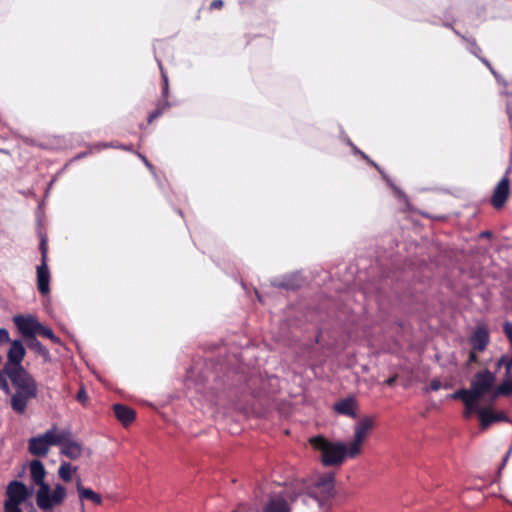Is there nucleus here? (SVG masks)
I'll return each instance as SVG.
<instances>
[{
  "label": "nucleus",
  "mask_w": 512,
  "mask_h": 512,
  "mask_svg": "<svg viewBox=\"0 0 512 512\" xmlns=\"http://www.w3.org/2000/svg\"><path fill=\"white\" fill-rule=\"evenodd\" d=\"M335 494V476L331 472L325 473L313 481L297 482L292 488L272 496L265 505L264 512H290V503H301L309 508L317 507L328 511Z\"/></svg>",
  "instance_id": "obj_1"
},
{
  "label": "nucleus",
  "mask_w": 512,
  "mask_h": 512,
  "mask_svg": "<svg viewBox=\"0 0 512 512\" xmlns=\"http://www.w3.org/2000/svg\"><path fill=\"white\" fill-rule=\"evenodd\" d=\"M11 391L10 406L17 414L25 413L31 400L38 396V384L28 370L8 371Z\"/></svg>",
  "instance_id": "obj_2"
},
{
  "label": "nucleus",
  "mask_w": 512,
  "mask_h": 512,
  "mask_svg": "<svg viewBox=\"0 0 512 512\" xmlns=\"http://www.w3.org/2000/svg\"><path fill=\"white\" fill-rule=\"evenodd\" d=\"M310 442L321 452V461L326 467L339 466L348 456V449L342 442H331L322 436L314 437Z\"/></svg>",
  "instance_id": "obj_3"
},
{
  "label": "nucleus",
  "mask_w": 512,
  "mask_h": 512,
  "mask_svg": "<svg viewBox=\"0 0 512 512\" xmlns=\"http://www.w3.org/2000/svg\"><path fill=\"white\" fill-rule=\"evenodd\" d=\"M496 376L488 369L479 371L474 374L470 381V388H461L456 390V396H472L481 399L485 394L490 393L495 385Z\"/></svg>",
  "instance_id": "obj_4"
},
{
  "label": "nucleus",
  "mask_w": 512,
  "mask_h": 512,
  "mask_svg": "<svg viewBox=\"0 0 512 512\" xmlns=\"http://www.w3.org/2000/svg\"><path fill=\"white\" fill-rule=\"evenodd\" d=\"M62 439L57 437L55 427L47 430L45 433L32 437L28 441V451L37 457H44L48 454L50 446L58 445Z\"/></svg>",
  "instance_id": "obj_5"
},
{
  "label": "nucleus",
  "mask_w": 512,
  "mask_h": 512,
  "mask_svg": "<svg viewBox=\"0 0 512 512\" xmlns=\"http://www.w3.org/2000/svg\"><path fill=\"white\" fill-rule=\"evenodd\" d=\"M373 426L374 418L372 416H364L358 421L354 428V439L348 448V457L354 458L361 453V446Z\"/></svg>",
  "instance_id": "obj_6"
},
{
  "label": "nucleus",
  "mask_w": 512,
  "mask_h": 512,
  "mask_svg": "<svg viewBox=\"0 0 512 512\" xmlns=\"http://www.w3.org/2000/svg\"><path fill=\"white\" fill-rule=\"evenodd\" d=\"M57 437H60L62 441L57 445L61 446L60 453L70 460H76L81 457L83 452V446L80 442L71 439L70 431L63 430L57 432Z\"/></svg>",
  "instance_id": "obj_7"
},
{
  "label": "nucleus",
  "mask_w": 512,
  "mask_h": 512,
  "mask_svg": "<svg viewBox=\"0 0 512 512\" xmlns=\"http://www.w3.org/2000/svg\"><path fill=\"white\" fill-rule=\"evenodd\" d=\"M25 353L26 350L21 340L16 339L11 341L4 366H8L14 371L25 370L22 365Z\"/></svg>",
  "instance_id": "obj_8"
},
{
  "label": "nucleus",
  "mask_w": 512,
  "mask_h": 512,
  "mask_svg": "<svg viewBox=\"0 0 512 512\" xmlns=\"http://www.w3.org/2000/svg\"><path fill=\"white\" fill-rule=\"evenodd\" d=\"M13 321L19 332L27 339L36 336L41 328V323L32 315H15Z\"/></svg>",
  "instance_id": "obj_9"
},
{
  "label": "nucleus",
  "mask_w": 512,
  "mask_h": 512,
  "mask_svg": "<svg viewBox=\"0 0 512 512\" xmlns=\"http://www.w3.org/2000/svg\"><path fill=\"white\" fill-rule=\"evenodd\" d=\"M6 495L5 502L21 504L27 499L29 491L23 482L13 480L7 486Z\"/></svg>",
  "instance_id": "obj_10"
},
{
  "label": "nucleus",
  "mask_w": 512,
  "mask_h": 512,
  "mask_svg": "<svg viewBox=\"0 0 512 512\" xmlns=\"http://www.w3.org/2000/svg\"><path fill=\"white\" fill-rule=\"evenodd\" d=\"M304 283V279L299 272L291 273L271 280L273 287L282 288L286 290H297Z\"/></svg>",
  "instance_id": "obj_11"
},
{
  "label": "nucleus",
  "mask_w": 512,
  "mask_h": 512,
  "mask_svg": "<svg viewBox=\"0 0 512 512\" xmlns=\"http://www.w3.org/2000/svg\"><path fill=\"white\" fill-rule=\"evenodd\" d=\"M469 342L473 350L483 352L490 342L488 329L484 325L477 326L473 331Z\"/></svg>",
  "instance_id": "obj_12"
},
{
  "label": "nucleus",
  "mask_w": 512,
  "mask_h": 512,
  "mask_svg": "<svg viewBox=\"0 0 512 512\" xmlns=\"http://www.w3.org/2000/svg\"><path fill=\"white\" fill-rule=\"evenodd\" d=\"M509 195V180L503 177L494 189L491 203L494 208L498 209L503 207Z\"/></svg>",
  "instance_id": "obj_13"
},
{
  "label": "nucleus",
  "mask_w": 512,
  "mask_h": 512,
  "mask_svg": "<svg viewBox=\"0 0 512 512\" xmlns=\"http://www.w3.org/2000/svg\"><path fill=\"white\" fill-rule=\"evenodd\" d=\"M50 273L47 262H41L37 266V288L42 295H47L50 292Z\"/></svg>",
  "instance_id": "obj_14"
},
{
  "label": "nucleus",
  "mask_w": 512,
  "mask_h": 512,
  "mask_svg": "<svg viewBox=\"0 0 512 512\" xmlns=\"http://www.w3.org/2000/svg\"><path fill=\"white\" fill-rule=\"evenodd\" d=\"M450 398L454 399V400H461L464 405H465V417H469L471 413L475 412L479 415V418H481V410H484L485 408H482L479 406L478 404V401L480 399L478 398H473L472 396H462V397H457L456 396V391L454 393H452L450 396Z\"/></svg>",
  "instance_id": "obj_15"
},
{
  "label": "nucleus",
  "mask_w": 512,
  "mask_h": 512,
  "mask_svg": "<svg viewBox=\"0 0 512 512\" xmlns=\"http://www.w3.org/2000/svg\"><path fill=\"white\" fill-rule=\"evenodd\" d=\"M37 506L42 510H49L54 505H57L52 501L50 486L48 484H42L36 493Z\"/></svg>",
  "instance_id": "obj_16"
},
{
  "label": "nucleus",
  "mask_w": 512,
  "mask_h": 512,
  "mask_svg": "<svg viewBox=\"0 0 512 512\" xmlns=\"http://www.w3.org/2000/svg\"><path fill=\"white\" fill-rule=\"evenodd\" d=\"M511 422L504 413H492L489 409L481 410L480 425L482 429H487L494 422Z\"/></svg>",
  "instance_id": "obj_17"
},
{
  "label": "nucleus",
  "mask_w": 512,
  "mask_h": 512,
  "mask_svg": "<svg viewBox=\"0 0 512 512\" xmlns=\"http://www.w3.org/2000/svg\"><path fill=\"white\" fill-rule=\"evenodd\" d=\"M113 410L116 418L124 425L128 426L135 419V412L133 409L129 408L123 404H114Z\"/></svg>",
  "instance_id": "obj_18"
},
{
  "label": "nucleus",
  "mask_w": 512,
  "mask_h": 512,
  "mask_svg": "<svg viewBox=\"0 0 512 512\" xmlns=\"http://www.w3.org/2000/svg\"><path fill=\"white\" fill-rule=\"evenodd\" d=\"M334 410L338 414L349 416L354 419L357 417L355 413V400L352 397L341 399L335 403Z\"/></svg>",
  "instance_id": "obj_19"
},
{
  "label": "nucleus",
  "mask_w": 512,
  "mask_h": 512,
  "mask_svg": "<svg viewBox=\"0 0 512 512\" xmlns=\"http://www.w3.org/2000/svg\"><path fill=\"white\" fill-rule=\"evenodd\" d=\"M30 475L33 482L38 485L39 488L42 486V484H46L44 482L46 471L43 463L40 460L35 459L30 462Z\"/></svg>",
  "instance_id": "obj_20"
},
{
  "label": "nucleus",
  "mask_w": 512,
  "mask_h": 512,
  "mask_svg": "<svg viewBox=\"0 0 512 512\" xmlns=\"http://www.w3.org/2000/svg\"><path fill=\"white\" fill-rule=\"evenodd\" d=\"M76 488L81 502L84 500H90L96 505H100L102 503L101 496L92 489L84 487L80 479H78L76 483Z\"/></svg>",
  "instance_id": "obj_21"
},
{
  "label": "nucleus",
  "mask_w": 512,
  "mask_h": 512,
  "mask_svg": "<svg viewBox=\"0 0 512 512\" xmlns=\"http://www.w3.org/2000/svg\"><path fill=\"white\" fill-rule=\"evenodd\" d=\"M27 347L43 357L45 361L50 360V353L48 349L36 338V336L27 339Z\"/></svg>",
  "instance_id": "obj_22"
},
{
  "label": "nucleus",
  "mask_w": 512,
  "mask_h": 512,
  "mask_svg": "<svg viewBox=\"0 0 512 512\" xmlns=\"http://www.w3.org/2000/svg\"><path fill=\"white\" fill-rule=\"evenodd\" d=\"M355 149V152L356 153H359L361 154V156L364 158V159H367L368 162L373 165L382 175L383 179L386 181V183L394 190L395 192V195L399 198V199H406V196L405 194L399 190L391 181V179L380 169V167L372 160H369L367 155L363 152H361L360 150H358L356 147H354Z\"/></svg>",
  "instance_id": "obj_23"
},
{
  "label": "nucleus",
  "mask_w": 512,
  "mask_h": 512,
  "mask_svg": "<svg viewBox=\"0 0 512 512\" xmlns=\"http://www.w3.org/2000/svg\"><path fill=\"white\" fill-rule=\"evenodd\" d=\"M76 471V466H72L69 462H62L58 469V475L63 481L69 482L72 479V473Z\"/></svg>",
  "instance_id": "obj_24"
},
{
  "label": "nucleus",
  "mask_w": 512,
  "mask_h": 512,
  "mask_svg": "<svg viewBox=\"0 0 512 512\" xmlns=\"http://www.w3.org/2000/svg\"><path fill=\"white\" fill-rule=\"evenodd\" d=\"M7 370L13 371L11 368L4 365L0 370V390L3 391L4 394L6 395H11V387L9 385V374Z\"/></svg>",
  "instance_id": "obj_25"
},
{
  "label": "nucleus",
  "mask_w": 512,
  "mask_h": 512,
  "mask_svg": "<svg viewBox=\"0 0 512 512\" xmlns=\"http://www.w3.org/2000/svg\"><path fill=\"white\" fill-rule=\"evenodd\" d=\"M454 33L460 36L463 40H465L468 44L467 49L471 54L476 56L477 58H480L481 48L477 45L475 39H467L463 35H461L457 30L453 29Z\"/></svg>",
  "instance_id": "obj_26"
},
{
  "label": "nucleus",
  "mask_w": 512,
  "mask_h": 512,
  "mask_svg": "<svg viewBox=\"0 0 512 512\" xmlns=\"http://www.w3.org/2000/svg\"><path fill=\"white\" fill-rule=\"evenodd\" d=\"M66 497V490L65 487L61 484H57L51 493L52 501L56 504H61Z\"/></svg>",
  "instance_id": "obj_27"
},
{
  "label": "nucleus",
  "mask_w": 512,
  "mask_h": 512,
  "mask_svg": "<svg viewBox=\"0 0 512 512\" xmlns=\"http://www.w3.org/2000/svg\"><path fill=\"white\" fill-rule=\"evenodd\" d=\"M38 334L50 339L55 344L61 343L60 338L54 334L52 329H50L42 324H41V328H39Z\"/></svg>",
  "instance_id": "obj_28"
},
{
  "label": "nucleus",
  "mask_w": 512,
  "mask_h": 512,
  "mask_svg": "<svg viewBox=\"0 0 512 512\" xmlns=\"http://www.w3.org/2000/svg\"><path fill=\"white\" fill-rule=\"evenodd\" d=\"M497 366H504L506 368L505 375L508 377L511 373L512 369V354L511 355H502L497 362Z\"/></svg>",
  "instance_id": "obj_29"
},
{
  "label": "nucleus",
  "mask_w": 512,
  "mask_h": 512,
  "mask_svg": "<svg viewBox=\"0 0 512 512\" xmlns=\"http://www.w3.org/2000/svg\"><path fill=\"white\" fill-rule=\"evenodd\" d=\"M498 394H503V396H510L512 395V379L504 380L499 386H498Z\"/></svg>",
  "instance_id": "obj_30"
},
{
  "label": "nucleus",
  "mask_w": 512,
  "mask_h": 512,
  "mask_svg": "<svg viewBox=\"0 0 512 512\" xmlns=\"http://www.w3.org/2000/svg\"><path fill=\"white\" fill-rule=\"evenodd\" d=\"M39 249L41 252V262H47L48 246H47V239L44 236L41 237Z\"/></svg>",
  "instance_id": "obj_31"
},
{
  "label": "nucleus",
  "mask_w": 512,
  "mask_h": 512,
  "mask_svg": "<svg viewBox=\"0 0 512 512\" xmlns=\"http://www.w3.org/2000/svg\"><path fill=\"white\" fill-rule=\"evenodd\" d=\"M158 65H159V68L161 70V73H162V79H163V91H162V94L164 97H167L168 95V92H169V86H168V77L167 75L164 73L163 71V67H162V64L160 61H158Z\"/></svg>",
  "instance_id": "obj_32"
},
{
  "label": "nucleus",
  "mask_w": 512,
  "mask_h": 512,
  "mask_svg": "<svg viewBox=\"0 0 512 512\" xmlns=\"http://www.w3.org/2000/svg\"><path fill=\"white\" fill-rule=\"evenodd\" d=\"M4 512H22V510L20 508V504L5 502Z\"/></svg>",
  "instance_id": "obj_33"
},
{
  "label": "nucleus",
  "mask_w": 512,
  "mask_h": 512,
  "mask_svg": "<svg viewBox=\"0 0 512 512\" xmlns=\"http://www.w3.org/2000/svg\"><path fill=\"white\" fill-rule=\"evenodd\" d=\"M8 342H11L8 330L0 328V345Z\"/></svg>",
  "instance_id": "obj_34"
},
{
  "label": "nucleus",
  "mask_w": 512,
  "mask_h": 512,
  "mask_svg": "<svg viewBox=\"0 0 512 512\" xmlns=\"http://www.w3.org/2000/svg\"><path fill=\"white\" fill-rule=\"evenodd\" d=\"M163 114V109L160 107H156V109L151 112L148 116V123H152L155 119Z\"/></svg>",
  "instance_id": "obj_35"
},
{
  "label": "nucleus",
  "mask_w": 512,
  "mask_h": 512,
  "mask_svg": "<svg viewBox=\"0 0 512 512\" xmlns=\"http://www.w3.org/2000/svg\"><path fill=\"white\" fill-rule=\"evenodd\" d=\"M94 147L97 148V150H100L101 148L116 147V146L113 145L112 143H99V144H96ZM119 147L122 149H125V150L130 149L126 146H119Z\"/></svg>",
  "instance_id": "obj_36"
},
{
  "label": "nucleus",
  "mask_w": 512,
  "mask_h": 512,
  "mask_svg": "<svg viewBox=\"0 0 512 512\" xmlns=\"http://www.w3.org/2000/svg\"><path fill=\"white\" fill-rule=\"evenodd\" d=\"M139 157L142 159L146 167L153 173L154 177L157 179V175L154 171L153 165L147 160V158L141 154H139Z\"/></svg>",
  "instance_id": "obj_37"
},
{
  "label": "nucleus",
  "mask_w": 512,
  "mask_h": 512,
  "mask_svg": "<svg viewBox=\"0 0 512 512\" xmlns=\"http://www.w3.org/2000/svg\"><path fill=\"white\" fill-rule=\"evenodd\" d=\"M88 399L87 393L84 388H81L77 393V400L84 403Z\"/></svg>",
  "instance_id": "obj_38"
},
{
  "label": "nucleus",
  "mask_w": 512,
  "mask_h": 512,
  "mask_svg": "<svg viewBox=\"0 0 512 512\" xmlns=\"http://www.w3.org/2000/svg\"><path fill=\"white\" fill-rule=\"evenodd\" d=\"M442 387V383L438 379H433L430 382V389L433 391H438Z\"/></svg>",
  "instance_id": "obj_39"
},
{
  "label": "nucleus",
  "mask_w": 512,
  "mask_h": 512,
  "mask_svg": "<svg viewBox=\"0 0 512 512\" xmlns=\"http://www.w3.org/2000/svg\"><path fill=\"white\" fill-rule=\"evenodd\" d=\"M476 350L471 349L468 356L467 364L474 363L478 361V356L475 353Z\"/></svg>",
  "instance_id": "obj_40"
},
{
  "label": "nucleus",
  "mask_w": 512,
  "mask_h": 512,
  "mask_svg": "<svg viewBox=\"0 0 512 512\" xmlns=\"http://www.w3.org/2000/svg\"><path fill=\"white\" fill-rule=\"evenodd\" d=\"M511 453H512V447H510L509 450L507 451V453L505 454V456H504V458L502 460V463H501V465L499 467V471H501L503 469V467L506 465V463H507Z\"/></svg>",
  "instance_id": "obj_41"
},
{
  "label": "nucleus",
  "mask_w": 512,
  "mask_h": 512,
  "mask_svg": "<svg viewBox=\"0 0 512 512\" xmlns=\"http://www.w3.org/2000/svg\"><path fill=\"white\" fill-rule=\"evenodd\" d=\"M511 453H512V447H510L509 450L507 451V453L505 454V456H504V458L502 460V463H501V465L499 467V471H501L503 469V467L506 465V463H507Z\"/></svg>",
  "instance_id": "obj_42"
},
{
  "label": "nucleus",
  "mask_w": 512,
  "mask_h": 512,
  "mask_svg": "<svg viewBox=\"0 0 512 512\" xmlns=\"http://www.w3.org/2000/svg\"><path fill=\"white\" fill-rule=\"evenodd\" d=\"M223 6L222 0H213L210 4V9H219Z\"/></svg>",
  "instance_id": "obj_43"
},
{
  "label": "nucleus",
  "mask_w": 512,
  "mask_h": 512,
  "mask_svg": "<svg viewBox=\"0 0 512 512\" xmlns=\"http://www.w3.org/2000/svg\"><path fill=\"white\" fill-rule=\"evenodd\" d=\"M490 395V401L494 402L499 396H503V394H498V387L495 390H492Z\"/></svg>",
  "instance_id": "obj_44"
},
{
  "label": "nucleus",
  "mask_w": 512,
  "mask_h": 512,
  "mask_svg": "<svg viewBox=\"0 0 512 512\" xmlns=\"http://www.w3.org/2000/svg\"><path fill=\"white\" fill-rule=\"evenodd\" d=\"M157 107H160L161 109H163V112H164L167 108L170 107V103L167 100H163L157 104Z\"/></svg>",
  "instance_id": "obj_45"
},
{
  "label": "nucleus",
  "mask_w": 512,
  "mask_h": 512,
  "mask_svg": "<svg viewBox=\"0 0 512 512\" xmlns=\"http://www.w3.org/2000/svg\"><path fill=\"white\" fill-rule=\"evenodd\" d=\"M396 379H397V376H392V377H389L386 381H385V384L387 386H393L396 382Z\"/></svg>",
  "instance_id": "obj_46"
},
{
  "label": "nucleus",
  "mask_w": 512,
  "mask_h": 512,
  "mask_svg": "<svg viewBox=\"0 0 512 512\" xmlns=\"http://www.w3.org/2000/svg\"><path fill=\"white\" fill-rule=\"evenodd\" d=\"M486 67H490L491 63L486 59V58H483L480 56V58H478Z\"/></svg>",
  "instance_id": "obj_47"
},
{
  "label": "nucleus",
  "mask_w": 512,
  "mask_h": 512,
  "mask_svg": "<svg viewBox=\"0 0 512 512\" xmlns=\"http://www.w3.org/2000/svg\"><path fill=\"white\" fill-rule=\"evenodd\" d=\"M89 153H91V151L79 153L77 156H75V159H81L88 155Z\"/></svg>",
  "instance_id": "obj_48"
},
{
  "label": "nucleus",
  "mask_w": 512,
  "mask_h": 512,
  "mask_svg": "<svg viewBox=\"0 0 512 512\" xmlns=\"http://www.w3.org/2000/svg\"><path fill=\"white\" fill-rule=\"evenodd\" d=\"M490 235H491V232H489V231H484L481 233V236H483V237H488Z\"/></svg>",
  "instance_id": "obj_49"
},
{
  "label": "nucleus",
  "mask_w": 512,
  "mask_h": 512,
  "mask_svg": "<svg viewBox=\"0 0 512 512\" xmlns=\"http://www.w3.org/2000/svg\"><path fill=\"white\" fill-rule=\"evenodd\" d=\"M490 72L494 75L495 78H498V73L495 70H492Z\"/></svg>",
  "instance_id": "obj_50"
},
{
  "label": "nucleus",
  "mask_w": 512,
  "mask_h": 512,
  "mask_svg": "<svg viewBox=\"0 0 512 512\" xmlns=\"http://www.w3.org/2000/svg\"><path fill=\"white\" fill-rule=\"evenodd\" d=\"M0 152H1V153L8 154V151H7V150H4V149H0Z\"/></svg>",
  "instance_id": "obj_51"
},
{
  "label": "nucleus",
  "mask_w": 512,
  "mask_h": 512,
  "mask_svg": "<svg viewBox=\"0 0 512 512\" xmlns=\"http://www.w3.org/2000/svg\"><path fill=\"white\" fill-rule=\"evenodd\" d=\"M257 297H258L259 301H262V298H261V296L258 293H257Z\"/></svg>",
  "instance_id": "obj_52"
},
{
  "label": "nucleus",
  "mask_w": 512,
  "mask_h": 512,
  "mask_svg": "<svg viewBox=\"0 0 512 512\" xmlns=\"http://www.w3.org/2000/svg\"><path fill=\"white\" fill-rule=\"evenodd\" d=\"M490 71L494 70V68L492 67V65H490V67H487Z\"/></svg>",
  "instance_id": "obj_53"
},
{
  "label": "nucleus",
  "mask_w": 512,
  "mask_h": 512,
  "mask_svg": "<svg viewBox=\"0 0 512 512\" xmlns=\"http://www.w3.org/2000/svg\"><path fill=\"white\" fill-rule=\"evenodd\" d=\"M34 512H36V511H34Z\"/></svg>",
  "instance_id": "obj_54"
}]
</instances>
